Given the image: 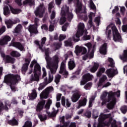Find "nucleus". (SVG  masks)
Returning <instances> with one entry per match:
<instances>
[{"instance_id": "1", "label": "nucleus", "mask_w": 127, "mask_h": 127, "mask_svg": "<svg viewBox=\"0 0 127 127\" xmlns=\"http://www.w3.org/2000/svg\"><path fill=\"white\" fill-rule=\"evenodd\" d=\"M116 95L118 98H120V97L121 96V91L118 90L116 93L113 92V91H111L108 93V92H103L100 97L101 100L103 101L102 103V106H104V105H106L107 102L108 103H109L107 105V108L109 109V110H113V109L115 107V105H116V103H117V100L116 99V97H115ZM107 96H108V99L107 101H106V98H107Z\"/></svg>"}, {"instance_id": "2", "label": "nucleus", "mask_w": 127, "mask_h": 127, "mask_svg": "<svg viewBox=\"0 0 127 127\" xmlns=\"http://www.w3.org/2000/svg\"><path fill=\"white\" fill-rule=\"evenodd\" d=\"M45 60L46 61V67L47 69H49L52 74H55L57 69H58V64L60 61L59 55H56L52 58L49 55V49L45 51Z\"/></svg>"}, {"instance_id": "3", "label": "nucleus", "mask_w": 127, "mask_h": 127, "mask_svg": "<svg viewBox=\"0 0 127 127\" xmlns=\"http://www.w3.org/2000/svg\"><path fill=\"white\" fill-rule=\"evenodd\" d=\"M18 81H20V76L18 75L8 74L5 76L4 82L10 86L12 92H15L17 89L15 85Z\"/></svg>"}, {"instance_id": "4", "label": "nucleus", "mask_w": 127, "mask_h": 127, "mask_svg": "<svg viewBox=\"0 0 127 127\" xmlns=\"http://www.w3.org/2000/svg\"><path fill=\"white\" fill-rule=\"evenodd\" d=\"M61 15L62 16L60 21V24L61 25L63 24L66 21V18L69 21H71L73 17L72 11L69 10V7L67 5H64L62 7Z\"/></svg>"}, {"instance_id": "5", "label": "nucleus", "mask_w": 127, "mask_h": 127, "mask_svg": "<svg viewBox=\"0 0 127 127\" xmlns=\"http://www.w3.org/2000/svg\"><path fill=\"white\" fill-rule=\"evenodd\" d=\"M77 6L76 8V13L77 14L79 18H81L84 21L88 20V16L87 15L82 14V13H86V6H82V3L79 1V0H76Z\"/></svg>"}, {"instance_id": "6", "label": "nucleus", "mask_w": 127, "mask_h": 127, "mask_svg": "<svg viewBox=\"0 0 127 127\" xmlns=\"http://www.w3.org/2000/svg\"><path fill=\"white\" fill-rule=\"evenodd\" d=\"M34 65H35L34 69V74L31 76L30 81H36L37 82H38V81H39V76H38L37 74H39L40 73L41 71V67L35 60H34L31 62L30 64L31 68H33Z\"/></svg>"}, {"instance_id": "7", "label": "nucleus", "mask_w": 127, "mask_h": 127, "mask_svg": "<svg viewBox=\"0 0 127 127\" xmlns=\"http://www.w3.org/2000/svg\"><path fill=\"white\" fill-rule=\"evenodd\" d=\"M84 31H85V24L80 22L77 25V31L75 35L72 37L73 41H74V42H78L80 39V36L83 35Z\"/></svg>"}, {"instance_id": "8", "label": "nucleus", "mask_w": 127, "mask_h": 127, "mask_svg": "<svg viewBox=\"0 0 127 127\" xmlns=\"http://www.w3.org/2000/svg\"><path fill=\"white\" fill-rule=\"evenodd\" d=\"M112 117V115L111 114L105 115L103 113H101L99 118L98 119V122L99 123L98 125L94 124L93 125V127H103L104 125V121L106 120V119H108L109 118H111Z\"/></svg>"}, {"instance_id": "9", "label": "nucleus", "mask_w": 127, "mask_h": 127, "mask_svg": "<svg viewBox=\"0 0 127 127\" xmlns=\"http://www.w3.org/2000/svg\"><path fill=\"white\" fill-rule=\"evenodd\" d=\"M107 79L108 77L106 75H103L100 78L99 82L97 84L98 89H99V88H101V89H103V88H108V87H110V86L112 85V83H111L110 82H107L106 83L103 85L104 82L107 80Z\"/></svg>"}, {"instance_id": "10", "label": "nucleus", "mask_w": 127, "mask_h": 127, "mask_svg": "<svg viewBox=\"0 0 127 127\" xmlns=\"http://www.w3.org/2000/svg\"><path fill=\"white\" fill-rule=\"evenodd\" d=\"M113 34V40L115 42H122V36L121 34L118 32V29L116 26L112 27Z\"/></svg>"}, {"instance_id": "11", "label": "nucleus", "mask_w": 127, "mask_h": 127, "mask_svg": "<svg viewBox=\"0 0 127 127\" xmlns=\"http://www.w3.org/2000/svg\"><path fill=\"white\" fill-rule=\"evenodd\" d=\"M45 12V7L43 4H41L38 6L34 11L36 16H39V17H43V13Z\"/></svg>"}, {"instance_id": "12", "label": "nucleus", "mask_w": 127, "mask_h": 127, "mask_svg": "<svg viewBox=\"0 0 127 127\" xmlns=\"http://www.w3.org/2000/svg\"><path fill=\"white\" fill-rule=\"evenodd\" d=\"M84 46L87 47L89 52H90V58H93L94 57V53L96 51V45L92 46V43L90 42L86 43L84 44Z\"/></svg>"}, {"instance_id": "13", "label": "nucleus", "mask_w": 127, "mask_h": 127, "mask_svg": "<svg viewBox=\"0 0 127 127\" xmlns=\"http://www.w3.org/2000/svg\"><path fill=\"white\" fill-rule=\"evenodd\" d=\"M73 94L71 97V99L72 103H76L78 102L81 98V92L78 90L72 91Z\"/></svg>"}, {"instance_id": "14", "label": "nucleus", "mask_w": 127, "mask_h": 127, "mask_svg": "<svg viewBox=\"0 0 127 127\" xmlns=\"http://www.w3.org/2000/svg\"><path fill=\"white\" fill-rule=\"evenodd\" d=\"M93 78H94V76L90 73L85 74L83 76L82 79L80 81V85L83 86L85 85L88 81H91Z\"/></svg>"}, {"instance_id": "15", "label": "nucleus", "mask_w": 127, "mask_h": 127, "mask_svg": "<svg viewBox=\"0 0 127 127\" xmlns=\"http://www.w3.org/2000/svg\"><path fill=\"white\" fill-rule=\"evenodd\" d=\"M59 73L60 74H62V75H64L65 78H66L68 75H69L68 71L66 70V64L65 63L62 62Z\"/></svg>"}, {"instance_id": "16", "label": "nucleus", "mask_w": 127, "mask_h": 127, "mask_svg": "<svg viewBox=\"0 0 127 127\" xmlns=\"http://www.w3.org/2000/svg\"><path fill=\"white\" fill-rule=\"evenodd\" d=\"M11 40V38L8 35H5L0 39V45H6L8 42Z\"/></svg>"}, {"instance_id": "17", "label": "nucleus", "mask_w": 127, "mask_h": 127, "mask_svg": "<svg viewBox=\"0 0 127 127\" xmlns=\"http://www.w3.org/2000/svg\"><path fill=\"white\" fill-rule=\"evenodd\" d=\"M106 73L109 78H113L114 76L118 74L117 68H110L106 70Z\"/></svg>"}, {"instance_id": "18", "label": "nucleus", "mask_w": 127, "mask_h": 127, "mask_svg": "<svg viewBox=\"0 0 127 127\" xmlns=\"http://www.w3.org/2000/svg\"><path fill=\"white\" fill-rule=\"evenodd\" d=\"M62 105L63 107H65L66 108H70L71 107V102L69 101V99H66L64 96L62 97Z\"/></svg>"}, {"instance_id": "19", "label": "nucleus", "mask_w": 127, "mask_h": 127, "mask_svg": "<svg viewBox=\"0 0 127 127\" xmlns=\"http://www.w3.org/2000/svg\"><path fill=\"white\" fill-rule=\"evenodd\" d=\"M1 55L2 57H3V59L6 63H14V59L11 58L8 56H5L4 54L3 53H1Z\"/></svg>"}, {"instance_id": "20", "label": "nucleus", "mask_w": 127, "mask_h": 127, "mask_svg": "<svg viewBox=\"0 0 127 127\" xmlns=\"http://www.w3.org/2000/svg\"><path fill=\"white\" fill-rule=\"evenodd\" d=\"M12 46L14 47H16V48H18L19 50L20 51H25V49H24V47L20 44L19 42H13L11 43Z\"/></svg>"}, {"instance_id": "21", "label": "nucleus", "mask_w": 127, "mask_h": 127, "mask_svg": "<svg viewBox=\"0 0 127 127\" xmlns=\"http://www.w3.org/2000/svg\"><path fill=\"white\" fill-rule=\"evenodd\" d=\"M19 20L18 19H16V22H13L11 20H5V23L7 25V28H11L13 24H15V23L19 22Z\"/></svg>"}, {"instance_id": "22", "label": "nucleus", "mask_w": 127, "mask_h": 127, "mask_svg": "<svg viewBox=\"0 0 127 127\" xmlns=\"http://www.w3.org/2000/svg\"><path fill=\"white\" fill-rule=\"evenodd\" d=\"M65 120V117L64 116H62V117L60 118V121L61 123L64 124V125H57L56 127H70L69 126V122H65L64 123V121Z\"/></svg>"}, {"instance_id": "23", "label": "nucleus", "mask_w": 127, "mask_h": 127, "mask_svg": "<svg viewBox=\"0 0 127 127\" xmlns=\"http://www.w3.org/2000/svg\"><path fill=\"white\" fill-rule=\"evenodd\" d=\"M28 30L31 33H34L35 34H37L38 33L37 27L35 26L34 25H31L29 26Z\"/></svg>"}, {"instance_id": "24", "label": "nucleus", "mask_w": 127, "mask_h": 127, "mask_svg": "<svg viewBox=\"0 0 127 127\" xmlns=\"http://www.w3.org/2000/svg\"><path fill=\"white\" fill-rule=\"evenodd\" d=\"M101 54L106 55L107 54V43H104L99 49Z\"/></svg>"}, {"instance_id": "25", "label": "nucleus", "mask_w": 127, "mask_h": 127, "mask_svg": "<svg viewBox=\"0 0 127 127\" xmlns=\"http://www.w3.org/2000/svg\"><path fill=\"white\" fill-rule=\"evenodd\" d=\"M25 61L26 62L22 66V71L24 72H26L27 69H28V65H29V63H30V60L28 59H25Z\"/></svg>"}, {"instance_id": "26", "label": "nucleus", "mask_w": 127, "mask_h": 127, "mask_svg": "<svg viewBox=\"0 0 127 127\" xmlns=\"http://www.w3.org/2000/svg\"><path fill=\"white\" fill-rule=\"evenodd\" d=\"M68 66L69 70H73V69L76 67L75 61H74L73 59L70 60L68 63Z\"/></svg>"}, {"instance_id": "27", "label": "nucleus", "mask_w": 127, "mask_h": 127, "mask_svg": "<svg viewBox=\"0 0 127 127\" xmlns=\"http://www.w3.org/2000/svg\"><path fill=\"white\" fill-rule=\"evenodd\" d=\"M44 105H45V100H42L40 102L37 106V112H40L43 109Z\"/></svg>"}, {"instance_id": "28", "label": "nucleus", "mask_w": 127, "mask_h": 127, "mask_svg": "<svg viewBox=\"0 0 127 127\" xmlns=\"http://www.w3.org/2000/svg\"><path fill=\"white\" fill-rule=\"evenodd\" d=\"M79 105L78 109H80V107H85L87 105V98H84V99L79 101Z\"/></svg>"}, {"instance_id": "29", "label": "nucleus", "mask_w": 127, "mask_h": 127, "mask_svg": "<svg viewBox=\"0 0 127 127\" xmlns=\"http://www.w3.org/2000/svg\"><path fill=\"white\" fill-rule=\"evenodd\" d=\"M37 97V93H36V90L35 89H33L32 90V93L29 96V100L32 101V100H34V99L36 98Z\"/></svg>"}, {"instance_id": "30", "label": "nucleus", "mask_w": 127, "mask_h": 127, "mask_svg": "<svg viewBox=\"0 0 127 127\" xmlns=\"http://www.w3.org/2000/svg\"><path fill=\"white\" fill-rule=\"evenodd\" d=\"M54 74V73H52V72H51V74H49L48 80H47V77L45 78V82L47 84H50V83H51V82H52V81H53V74Z\"/></svg>"}, {"instance_id": "31", "label": "nucleus", "mask_w": 127, "mask_h": 127, "mask_svg": "<svg viewBox=\"0 0 127 127\" xmlns=\"http://www.w3.org/2000/svg\"><path fill=\"white\" fill-rule=\"evenodd\" d=\"M111 28L110 26H108L106 29V35L107 36L108 39H111V35H112V30L110 29Z\"/></svg>"}, {"instance_id": "32", "label": "nucleus", "mask_w": 127, "mask_h": 127, "mask_svg": "<svg viewBox=\"0 0 127 127\" xmlns=\"http://www.w3.org/2000/svg\"><path fill=\"white\" fill-rule=\"evenodd\" d=\"M120 59H121V60H123L124 62H127V50H125L124 51L123 56H120Z\"/></svg>"}, {"instance_id": "33", "label": "nucleus", "mask_w": 127, "mask_h": 127, "mask_svg": "<svg viewBox=\"0 0 127 127\" xmlns=\"http://www.w3.org/2000/svg\"><path fill=\"white\" fill-rule=\"evenodd\" d=\"M21 29H22V26L21 24H18L14 29L13 31V33H19L21 31Z\"/></svg>"}, {"instance_id": "34", "label": "nucleus", "mask_w": 127, "mask_h": 127, "mask_svg": "<svg viewBox=\"0 0 127 127\" xmlns=\"http://www.w3.org/2000/svg\"><path fill=\"white\" fill-rule=\"evenodd\" d=\"M98 68L99 64L94 63L93 67L90 69V72H91V73H95V72L98 70Z\"/></svg>"}, {"instance_id": "35", "label": "nucleus", "mask_w": 127, "mask_h": 127, "mask_svg": "<svg viewBox=\"0 0 127 127\" xmlns=\"http://www.w3.org/2000/svg\"><path fill=\"white\" fill-rule=\"evenodd\" d=\"M83 47H80L79 46H76L75 48L74 52L76 55H79V53L82 52V49Z\"/></svg>"}, {"instance_id": "36", "label": "nucleus", "mask_w": 127, "mask_h": 127, "mask_svg": "<svg viewBox=\"0 0 127 127\" xmlns=\"http://www.w3.org/2000/svg\"><path fill=\"white\" fill-rule=\"evenodd\" d=\"M40 99H47L48 97V93L45 90L40 94Z\"/></svg>"}, {"instance_id": "37", "label": "nucleus", "mask_w": 127, "mask_h": 127, "mask_svg": "<svg viewBox=\"0 0 127 127\" xmlns=\"http://www.w3.org/2000/svg\"><path fill=\"white\" fill-rule=\"evenodd\" d=\"M10 8L11 9V11L12 13H13V14H17V13H20V12H21V9H14L10 6Z\"/></svg>"}, {"instance_id": "38", "label": "nucleus", "mask_w": 127, "mask_h": 127, "mask_svg": "<svg viewBox=\"0 0 127 127\" xmlns=\"http://www.w3.org/2000/svg\"><path fill=\"white\" fill-rule=\"evenodd\" d=\"M46 37H44L41 39V45L39 46V48L41 50H43V45L45 44V42H46Z\"/></svg>"}, {"instance_id": "39", "label": "nucleus", "mask_w": 127, "mask_h": 127, "mask_svg": "<svg viewBox=\"0 0 127 127\" xmlns=\"http://www.w3.org/2000/svg\"><path fill=\"white\" fill-rule=\"evenodd\" d=\"M106 71V69L104 67H101L99 69V71L97 73V77H101L102 74L104 73Z\"/></svg>"}, {"instance_id": "40", "label": "nucleus", "mask_w": 127, "mask_h": 127, "mask_svg": "<svg viewBox=\"0 0 127 127\" xmlns=\"http://www.w3.org/2000/svg\"><path fill=\"white\" fill-rule=\"evenodd\" d=\"M8 124L11 126H17V125H18V122H17L16 120L13 119L12 120L8 121Z\"/></svg>"}, {"instance_id": "41", "label": "nucleus", "mask_w": 127, "mask_h": 127, "mask_svg": "<svg viewBox=\"0 0 127 127\" xmlns=\"http://www.w3.org/2000/svg\"><path fill=\"white\" fill-rule=\"evenodd\" d=\"M3 110H5V111H8V107H5L3 106V103L0 101V112H2Z\"/></svg>"}, {"instance_id": "42", "label": "nucleus", "mask_w": 127, "mask_h": 127, "mask_svg": "<svg viewBox=\"0 0 127 127\" xmlns=\"http://www.w3.org/2000/svg\"><path fill=\"white\" fill-rule=\"evenodd\" d=\"M11 56H13V57H20V54L17 51H13L11 53Z\"/></svg>"}, {"instance_id": "43", "label": "nucleus", "mask_w": 127, "mask_h": 127, "mask_svg": "<svg viewBox=\"0 0 127 127\" xmlns=\"http://www.w3.org/2000/svg\"><path fill=\"white\" fill-rule=\"evenodd\" d=\"M38 118L40 119L41 122H43L44 121H46V120H47V116H46V115H42L41 114H39Z\"/></svg>"}, {"instance_id": "44", "label": "nucleus", "mask_w": 127, "mask_h": 127, "mask_svg": "<svg viewBox=\"0 0 127 127\" xmlns=\"http://www.w3.org/2000/svg\"><path fill=\"white\" fill-rule=\"evenodd\" d=\"M65 46H72V39L69 38L67 41H64Z\"/></svg>"}, {"instance_id": "45", "label": "nucleus", "mask_w": 127, "mask_h": 127, "mask_svg": "<svg viewBox=\"0 0 127 127\" xmlns=\"http://www.w3.org/2000/svg\"><path fill=\"white\" fill-rule=\"evenodd\" d=\"M3 14L4 15H8V14H9V10L8 9V6H5L3 8Z\"/></svg>"}, {"instance_id": "46", "label": "nucleus", "mask_w": 127, "mask_h": 127, "mask_svg": "<svg viewBox=\"0 0 127 127\" xmlns=\"http://www.w3.org/2000/svg\"><path fill=\"white\" fill-rule=\"evenodd\" d=\"M24 4H29V5H33L34 4V1L31 0H25L23 2Z\"/></svg>"}, {"instance_id": "47", "label": "nucleus", "mask_w": 127, "mask_h": 127, "mask_svg": "<svg viewBox=\"0 0 127 127\" xmlns=\"http://www.w3.org/2000/svg\"><path fill=\"white\" fill-rule=\"evenodd\" d=\"M51 104H52V100L49 99L46 103V105L45 106V109H46V110H49L50 108V105H51Z\"/></svg>"}, {"instance_id": "48", "label": "nucleus", "mask_w": 127, "mask_h": 127, "mask_svg": "<svg viewBox=\"0 0 127 127\" xmlns=\"http://www.w3.org/2000/svg\"><path fill=\"white\" fill-rule=\"evenodd\" d=\"M68 57H73V53H72V52L69 51L67 52V54L64 55L65 61L68 59Z\"/></svg>"}, {"instance_id": "49", "label": "nucleus", "mask_w": 127, "mask_h": 127, "mask_svg": "<svg viewBox=\"0 0 127 127\" xmlns=\"http://www.w3.org/2000/svg\"><path fill=\"white\" fill-rule=\"evenodd\" d=\"M92 85L93 83H92V82L88 83L84 86V88L85 90H90V89H91L92 87Z\"/></svg>"}, {"instance_id": "50", "label": "nucleus", "mask_w": 127, "mask_h": 127, "mask_svg": "<svg viewBox=\"0 0 127 127\" xmlns=\"http://www.w3.org/2000/svg\"><path fill=\"white\" fill-rule=\"evenodd\" d=\"M108 61L110 63V64H109V66H110V67H115V62L112 58H109L108 59Z\"/></svg>"}, {"instance_id": "51", "label": "nucleus", "mask_w": 127, "mask_h": 127, "mask_svg": "<svg viewBox=\"0 0 127 127\" xmlns=\"http://www.w3.org/2000/svg\"><path fill=\"white\" fill-rule=\"evenodd\" d=\"M46 114H47L48 116L50 117L56 116V112L55 111L51 113L48 111H46Z\"/></svg>"}, {"instance_id": "52", "label": "nucleus", "mask_w": 127, "mask_h": 127, "mask_svg": "<svg viewBox=\"0 0 127 127\" xmlns=\"http://www.w3.org/2000/svg\"><path fill=\"white\" fill-rule=\"evenodd\" d=\"M61 79V75L60 74H57L55 77V82L57 84L59 82H60V79Z\"/></svg>"}, {"instance_id": "53", "label": "nucleus", "mask_w": 127, "mask_h": 127, "mask_svg": "<svg viewBox=\"0 0 127 127\" xmlns=\"http://www.w3.org/2000/svg\"><path fill=\"white\" fill-rule=\"evenodd\" d=\"M93 119H97L99 117V112L98 111L94 110L92 114Z\"/></svg>"}, {"instance_id": "54", "label": "nucleus", "mask_w": 127, "mask_h": 127, "mask_svg": "<svg viewBox=\"0 0 127 127\" xmlns=\"http://www.w3.org/2000/svg\"><path fill=\"white\" fill-rule=\"evenodd\" d=\"M53 7H54V2L52 1L49 4L48 9L49 12H51V9H52Z\"/></svg>"}, {"instance_id": "55", "label": "nucleus", "mask_w": 127, "mask_h": 127, "mask_svg": "<svg viewBox=\"0 0 127 127\" xmlns=\"http://www.w3.org/2000/svg\"><path fill=\"white\" fill-rule=\"evenodd\" d=\"M95 100V97L92 96L91 98L89 99V108H92V106L93 104V102Z\"/></svg>"}, {"instance_id": "56", "label": "nucleus", "mask_w": 127, "mask_h": 127, "mask_svg": "<svg viewBox=\"0 0 127 127\" xmlns=\"http://www.w3.org/2000/svg\"><path fill=\"white\" fill-rule=\"evenodd\" d=\"M32 123L30 121H27L25 123L24 125L22 127H31Z\"/></svg>"}, {"instance_id": "57", "label": "nucleus", "mask_w": 127, "mask_h": 127, "mask_svg": "<svg viewBox=\"0 0 127 127\" xmlns=\"http://www.w3.org/2000/svg\"><path fill=\"white\" fill-rule=\"evenodd\" d=\"M45 90L47 92V93H48V94H49V93L53 92L54 89H53V87L52 86H50L47 87Z\"/></svg>"}, {"instance_id": "58", "label": "nucleus", "mask_w": 127, "mask_h": 127, "mask_svg": "<svg viewBox=\"0 0 127 127\" xmlns=\"http://www.w3.org/2000/svg\"><path fill=\"white\" fill-rule=\"evenodd\" d=\"M120 110L122 113H123V114H126V113H127V106H124L122 107H121Z\"/></svg>"}, {"instance_id": "59", "label": "nucleus", "mask_w": 127, "mask_h": 127, "mask_svg": "<svg viewBox=\"0 0 127 127\" xmlns=\"http://www.w3.org/2000/svg\"><path fill=\"white\" fill-rule=\"evenodd\" d=\"M93 26V22L92 21L91 19H89V20L87 23V27L88 28L90 29L91 27Z\"/></svg>"}, {"instance_id": "60", "label": "nucleus", "mask_w": 127, "mask_h": 127, "mask_svg": "<svg viewBox=\"0 0 127 127\" xmlns=\"http://www.w3.org/2000/svg\"><path fill=\"white\" fill-rule=\"evenodd\" d=\"M69 26V23H66L64 26L62 27L63 31H66L67 30V27Z\"/></svg>"}, {"instance_id": "61", "label": "nucleus", "mask_w": 127, "mask_h": 127, "mask_svg": "<svg viewBox=\"0 0 127 127\" xmlns=\"http://www.w3.org/2000/svg\"><path fill=\"white\" fill-rule=\"evenodd\" d=\"M5 26H2L0 28V35H1V34H2V33H3L4 32H5Z\"/></svg>"}, {"instance_id": "62", "label": "nucleus", "mask_w": 127, "mask_h": 127, "mask_svg": "<svg viewBox=\"0 0 127 127\" xmlns=\"http://www.w3.org/2000/svg\"><path fill=\"white\" fill-rule=\"evenodd\" d=\"M92 115V113L90 111H87L85 113V117H87V118H91V116Z\"/></svg>"}, {"instance_id": "63", "label": "nucleus", "mask_w": 127, "mask_h": 127, "mask_svg": "<svg viewBox=\"0 0 127 127\" xmlns=\"http://www.w3.org/2000/svg\"><path fill=\"white\" fill-rule=\"evenodd\" d=\"M42 30H45L46 31H47L48 30V26H47V25L46 24H43L41 26Z\"/></svg>"}, {"instance_id": "64", "label": "nucleus", "mask_w": 127, "mask_h": 127, "mask_svg": "<svg viewBox=\"0 0 127 127\" xmlns=\"http://www.w3.org/2000/svg\"><path fill=\"white\" fill-rule=\"evenodd\" d=\"M100 17H97L95 18L94 20L95 22L97 23L98 26L100 25Z\"/></svg>"}]
</instances>
